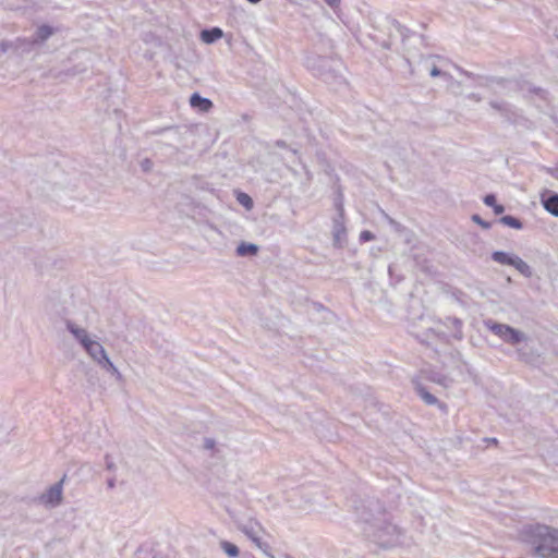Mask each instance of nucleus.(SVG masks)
Returning <instances> with one entry per match:
<instances>
[{
  "instance_id": "f257e3e1",
  "label": "nucleus",
  "mask_w": 558,
  "mask_h": 558,
  "mask_svg": "<svg viewBox=\"0 0 558 558\" xmlns=\"http://www.w3.org/2000/svg\"><path fill=\"white\" fill-rule=\"evenodd\" d=\"M484 326L494 335L498 336L504 342L517 347V353L521 361L532 363L536 356L525 351L521 343L526 342L529 337L523 331L515 329L507 324L497 323L493 319L484 320Z\"/></svg>"
},
{
  "instance_id": "f03ea898",
  "label": "nucleus",
  "mask_w": 558,
  "mask_h": 558,
  "mask_svg": "<svg viewBox=\"0 0 558 558\" xmlns=\"http://www.w3.org/2000/svg\"><path fill=\"white\" fill-rule=\"evenodd\" d=\"M306 65L328 84L344 82L341 74L343 64L339 59L313 56L307 58Z\"/></svg>"
},
{
  "instance_id": "7ed1b4c3",
  "label": "nucleus",
  "mask_w": 558,
  "mask_h": 558,
  "mask_svg": "<svg viewBox=\"0 0 558 558\" xmlns=\"http://www.w3.org/2000/svg\"><path fill=\"white\" fill-rule=\"evenodd\" d=\"M534 553L539 558H558V530L536 525L533 530Z\"/></svg>"
},
{
  "instance_id": "20e7f679",
  "label": "nucleus",
  "mask_w": 558,
  "mask_h": 558,
  "mask_svg": "<svg viewBox=\"0 0 558 558\" xmlns=\"http://www.w3.org/2000/svg\"><path fill=\"white\" fill-rule=\"evenodd\" d=\"M66 329L72 333L75 340L85 350L87 355L97 365H99L108 356L102 344L96 340V336H92L85 328L80 327L71 320H68Z\"/></svg>"
},
{
  "instance_id": "39448f33",
  "label": "nucleus",
  "mask_w": 558,
  "mask_h": 558,
  "mask_svg": "<svg viewBox=\"0 0 558 558\" xmlns=\"http://www.w3.org/2000/svg\"><path fill=\"white\" fill-rule=\"evenodd\" d=\"M240 531L244 533L267 557L275 558L274 555L269 553V545L262 541L260 538V532H262V525L254 521L248 520L245 523H242L239 526Z\"/></svg>"
},
{
  "instance_id": "423d86ee",
  "label": "nucleus",
  "mask_w": 558,
  "mask_h": 558,
  "mask_svg": "<svg viewBox=\"0 0 558 558\" xmlns=\"http://www.w3.org/2000/svg\"><path fill=\"white\" fill-rule=\"evenodd\" d=\"M400 535L399 529L388 522H383L373 533V538L383 547H389L397 543Z\"/></svg>"
},
{
  "instance_id": "0eeeda50",
  "label": "nucleus",
  "mask_w": 558,
  "mask_h": 558,
  "mask_svg": "<svg viewBox=\"0 0 558 558\" xmlns=\"http://www.w3.org/2000/svg\"><path fill=\"white\" fill-rule=\"evenodd\" d=\"M65 475L57 483L51 485L46 492L38 497V502L47 508H57L63 501V484Z\"/></svg>"
},
{
  "instance_id": "6e6552de",
  "label": "nucleus",
  "mask_w": 558,
  "mask_h": 558,
  "mask_svg": "<svg viewBox=\"0 0 558 558\" xmlns=\"http://www.w3.org/2000/svg\"><path fill=\"white\" fill-rule=\"evenodd\" d=\"M541 203L549 214L558 217V193L544 190L541 193Z\"/></svg>"
},
{
  "instance_id": "1a4fd4ad",
  "label": "nucleus",
  "mask_w": 558,
  "mask_h": 558,
  "mask_svg": "<svg viewBox=\"0 0 558 558\" xmlns=\"http://www.w3.org/2000/svg\"><path fill=\"white\" fill-rule=\"evenodd\" d=\"M345 226H344V216H337L333 218V226H332V235H333V243L337 246H341L342 242L345 238Z\"/></svg>"
},
{
  "instance_id": "9d476101",
  "label": "nucleus",
  "mask_w": 558,
  "mask_h": 558,
  "mask_svg": "<svg viewBox=\"0 0 558 558\" xmlns=\"http://www.w3.org/2000/svg\"><path fill=\"white\" fill-rule=\"evenodd\" d=\"M12 44L14 45L13 47V53L15 54H22V53H27L29 51H32L34 45H35V41L34 39H28V38H16L14 40H12Z\"/></svg>"
},
{
  "instance_id": "9b49d317",
  "label": "nucleus",
  "mask_w": 558,
  "mask_h": 558,
  "mask_svg": "<svg viewBox=\"0 0 558 558\" xmlns=\"http://www.w3.org/2000/svg\"><path fill=\"white\" fill-rule=\"evenodd\" d=\"M223 36V32L219 27H213L210 29H204L201 33V39L206 44H213Z\"/></svg>"
},
{
  "instance_id": "f8f14e48",
  "label": "nucleus",
  "mask_w": 558,
  "mask_h": 558,
  "mask_svg": "<svg viewBox=\"0 0 558 558\" xmlns=\"http://www.w3.org/2000/svg\"><path fill=\"white\" fill-rule=\"evenodd\" d=\"M190 104L192 107L199 108L202 111H208L213 107V102L208 98H204L197 93L191 96Z\"/></svg>"
},
{
  "instance_id": "ddd939ff",
  "label": "nucleus",
  "mask_w": 558,
  "mask_h": 558,
  "mask_svg": "<svg viewBox=\"0 0 558 558\" xmlns=\"http://www.w3.org/2000/svg\"><path fill=\"white\" fill-rule=\"evenodd\" d=\"M515 256L507 252L496 251L492 254V259L500 265L512 266Z\"/></svg>"
},
{
  "instance_id": "4468645a",
  "label": "nucleus",
  "mask_w": 558,
  "mask_h": 558,
  "mask_svg": "<svg viewBox=\"0 0 558 558\" xmlns=\"http://www.w3.org/2000/svg\"><path fill=\"white\" fill-rule=\"evenodd\" d=\"M415 390L426 404H428V405L438 404V399L434 395L428 392L426 390V388H424L422 385H416Z\"/></svg>"
},
{
  "instance_id": "2eb2a0df",
  "label": "nucleus",
  "mask_w": 558,
  "mask_h": 558,
  "mask_svg": "<svg viewBox=\"0 0 558 558\" xmlns=\"http://www.w3.org/2000/svg\"><path fill=\"white\" fill-rule=\"evenodd\" d=\"M52 34H53V31L50 26L41 25L40 27L37 28L35 37L33 38L35 41V45L47 40Z\"/></svg>"
},
{
  "instance_id": "dca6fc26",
  "label": "nucleus",
  "mask_w": 558,
  "mask_h": 558,
  "mask_svg": "<svg viewBox=\"0 0 558 558\" xmlns=\"http://www.w3.org/2000/svg\"><path fill=\"white\" fill-rule=\"evenodd\" d=\"M512 267L526 278H531L533 275L531 267L519 256H515Z\"/></svg>"
},
{
  "instance_id": "f3484780",
  "label": "nucleus",
  "mask_w": 558,
  "mask_h": 558,
  "mask_svg": "<svg viewBox=\"0 0 558 558\" xmlns=\"http://www.w3.org/2000/svg\"><path fill=\"white\" fill-rule=\"evenodd\" d=\"M258 252V246L252 243H241L236 247V254L239 256L255 255Z\"/></svg>"
},
{
  "instance_id": "a211bd4d",
  "label": "nucleus",
  "mask_w": 558,
  "mask_h": 558,
  "mask_svg": "<svg viewBox=\"0 0 558 558\" xmlns=\"http://www.w3.org/2000/svg\"><path fill=\"white\" fill-rule=\"evenodd\" d=\"M220 548L228 555L230 558H236L240 555V550L236 545L228 542L221 541Z\"/></svg>"
},
{
  "instance_id": "6ab92c4d",
  "label": "nucleus",
  "mask_w": 558,
  "mask_h": 558,
  "mask_svg": "<svg viewBox=\"0 0 558 558\" xmlns=\"http://www.w3.org/2000/svg\"><path fill=\"white\" fill-rule=\"evenodd\" d=\"M499 222L515 230H521L523 228L521 220L513 216H502L499 219Z\"/></svg>"
},
{
  "instance_id": "aec40b11",
  "label": "nucleus",
  "mask_w": 558,
  "mask_h": 558,
  "mask_svg": "<svg viewBox=\"0 0 558 558\" xmlns=\"http://www.w3.org/2000/svg\"><path fill=\"white\" fill-rule=\"evenodd\" d=\"M489 106L502 114H507L510 111L508 104L505 101L492 100Z\"/></svg>"
},
{
  "instance_id": "412c9836",
  "label": "nucleus",
  "mask_w": 558,
  "mask_h": 558,
  "mask_svg": "<svg viewBox=\"0 0 558 558\" xmlns=\"http://www.w3.org/2000/svg\"><path fill=\"white\" fill-rule=\"evenodd\" d=\"M12 40H0V59L7 53H13Z\"/></svg>"
},
{
  "instance_id": "4be33fe9",
  "label": "nucleus",
  "mask_w": 558,
  "mask_h": 558,
  "mask_svg": "<svg viewBox=\"0 0 558 558\" xmlns=\"http://www.w3.org/2000/svg\"><path fill=\"white\" fill-rule=\"evenodd\" d=\"M98 366L105 369L106 372L110 373L111 375H113L118 371V368L111 362L109 356H107Z\"/></svg>"
},
{
  "instance_id": "5701e85b",
  "label": "nucleus",
  "mask_w": 558,
  "mask_h": 558,
  "mask_svg": "<svg viewBox=\"0 0 558 558\" xmlns=\"http://www.w3.org/2000/svg\"><path fill=\"white\" fill-rule=\"evenodd\" d=\"M335 207L338 210L339 216H344L343 195L340 192L338 193V195L335 199Z\"/></svg>"
},
{
  "instance_id": "b1692460",
  "label": "nucleus",
  "mask_w": 558,
  "mask_h": 558,
  "mask_svg": "<svg viewBox=\"0 0 558 558\" xmlns=\"http://www.w3.org/2000/svg\"><path fill=\"white\" fill-rule=\"evenodd\" d=\"M471 219H472L473 222L477 223L478 226H481L485 230H487V229H489L492 227L490 222L483 220L481 218V216L477 215V214H474Z\"/></svg>"
},
{
  "instance_id": "393cba45",
  "label": "nucleus",
  "mask_w": 558,
  "mask_h": 558,
  "mask_svg": "<svg viewBox=\"0 0 558 558\" xmlns=\"http://www.w3.org/2000/svg\"><path fill=\"white\" fill-rule=\"evenodd\" d=\"M432 380L444 386V387H448L452 383V380L450 378H448L447 376H442V375H437V376L433 377Z\"/></svg>"
},
{
  "instance_id": "a878e982",
  "label": "nucleus",
  "mask_w": 558,
  "mask_h": 558,
  "mask_svg": "<svg viewBox=\"0 0 558 558\" xmlns=\"http://www.w3.org/2000/svg\"><path fill=\"white\" fill-rule=\"evenodd\" d=\"M238 201L246 208H251L253 205L252 198L247 194H240Z\"/></svg>"
},
{
  "instance_id": "bb28decb",
  "label": "nucleus",
  "mask_w": 558,
  "mask_h": 558,
  "mask_svg": "<svg viewBox=\"0 0 558 558\" xmlns=\"http://www.w3.org/2000/svg\"><path fill=\"white\" fill-rule=\"evenodd\" d=\"M141 169L144 171V172H149L151 171L153 167H154V163L153 161L149 159V158H144L142 161H141Z\"/></svg>"
},
{
  "instance_id": "cd10ccee",
  "label": "nucleus",
  "mask_w": 558,
  "mask_h": 558,
  "mask_svg": "<svg viewBox=\"0 0 558 558\" xmlns=\"http://www.w3.org/2000/svg\"><path fill=\"white\" fill-rule=\"evenodd\" d=\"M203 447L206 450H215V448H216L215 439H213V438H205Z\"/></svg>"
},
{
  "instance_id": "c85d7f7f",
  "label": "nucleus",
  "mask_w": 558,
  "mask_h": 558,
  "mask_svg": "<svg viewBox=\"0 0 558 558\" xmlns=\"http://www.w3.org/2000/svg\"><path fill=\"white\" fill-rule=\"evenodd\" d=\"M375 239V235L371 232V231H362L361 234H360V240L361 241H372Z\"/></svg>"
},
{
  "instance_id": "c756f323",
  "label": "nucleus",
  "mask_w": 558,
  "mask_h": 558,
  "mask_svg": "<svg viewBox=\"0 0 558 558\" xmlns=\"http://www.w3.org/2000/svg\"><path fill=\"white\" fill-rule=\"evenodd\" d=\"M484 203L485 205L489 206V207H493L495 206L497 203H496V197L494 194H487L485 197H484Z\"/></svg>"
},
{
  "instance_id": "7c9ffc66",
  "label": "nucleus",
  "mask_w": 558,
  "mask_h": 558,
  "mask_svg": "<svg viewBox=\"0 0 558 558\" xmlns=\"http://www.w3.org/2000/svg\"><path fill=\"white\" fill-rule=\"evenodd\" d=\"M430 76L436 77L440 75H446V73L441 72L436 65H433L429 71Z\"/></svg>"
},
{
  "instance_id": "2f4dec72",
  "label": "nucleus",
  "mask_w": 558,
  "mask_h": 558,
  "mask_svg": "<svg viewBox=\"0 0 558 558\" xmlns=\"http://www.w3.org/2000/svg\"><path fill=\"white\" fill-rule=\"evenodd\" d=\"M383 214H384L385 218L387 219V221H388V222H389L393 228H396V229H398V228H399V226H400V225H399L395 219H392L391 217H389V216H388L386 213H384V211H383Z\"/></svg>"
},
{
  "instance_id": "473e14b6",
  "label": "nucleus",
  "mask_w": 558,
  "mask_h": 558,
  "mask_svg": "<svg viewBox=\"0 0 558 558\" xmlns=\"http://www.w3.org/2000/svg\"><path fill=\"white\" fill-rule=\"evenodd\" d=\"M493 209L496 215H501L505 211V207L499 204H496L495 206H493Z\"/></svg>"
},
{
  "instance_id": "72a5a7b5",
  "label": "nucleus",
  "mask_w": 558,
  "mask_h": 558,
  "mask_svg": "<svg viewBox=\"0 0 558 558\" xmlns=\"http://www.w3.org/2000/svg\"><path fill=\"white\" fill-rule=\"evenodd\" d=\"M448 320L458 329H460L462 323L458 318H448Z\"/></svg>"
},
{
  "instance_id": "f704fd0d",
  "label": "nucleus",
  "mask_w": 558,
  "mask_h": 558,
  "mask_svg": "<svg viewBox=\"0 0 558 558\" xmlns=\"http://www.w3.org/2000/svg\"><path fill=\"white\" fill-rule=\"evenodd\" d=\"M505 84L507 85L506 87H508V88H510V87H512V86H514V85H515V84H514L513 82H511V81H507V82H506V81H498V82H497V85H498V86H504Z\"/></svg>"
},
{
  "instance_id": "c9c22d12",
  "label": "nucleus",
  "mask_w": 558,
  "mask_h": 558,
  "mask_svg": "<svg viewBox=\"0 0 558 558\" xmlns=\"http://www.w3.org/2000/svg\"><path fill=\"white\" fill-rule=\"evenodd\" d=\"M107 486H108V488H109V489L114 488V486H116V480H114L113 477H112V478H109V480L107 481Z\"/></svg>"
},
{
  "instance_id": "e433bc0d",
  "label": "nucleus",
  "mask_w": 558,
  "mask_h": 558,
  "mask_svg": "<svg viewBox=\"0 0 558 558\" xmlns=\"http://www.w3.org/2000/svg\"><path fill=\"white\" fill-rule=\"evenodd\" d=\"M468 97L476 102L482 100V98L477 94H470Z\"/></svg>"
},
{
  "instance_id": "4c0bfd02",
  "label": "nucleus",
  "mask_w": 558,
  "mask_h": 558,
  "mask_svg": "<svg viewBox=\"0 0 558 558\" xmlns=\"http://www.w3.org/2000/svg\"><path fill=\"white\" fill-rule=\"evenodd\" d=\"M275 145H276L277 147H280V148H286V147H287V143H286L284 141H281V140L277 141V142L275 143Z\"/></svg>"
},
{
  "instance_id": "58836bf2",
  "label": "nucleus",
  "mask_w": 558,
  "mask_h": 558,
  "mask_svg": "<svg viewBox=\"0 0 558 558\" xmlns=\"http://www.w3.org/2000/svg\"><path fill=\"white\" fill-rule=\"evenodd\" d=\"M550 174L558 180V166L549 170Z\"/></svg>"
},
{
  "instance_id": "ea45409f",
  "label": "nucleus",
  "mask_w": 558,
  "mask_h": 558,
  "mask_svg": "<svg viewBox=\"0 0 558 558\" xmlns=\"http://www.w3.org/2000/svg\"><path fill=\"white\" fill-rule=\"evenodd\" d=\"M112 376H114L118 381H122L123 380V376L119 372V369Z\"/></svg>"
},
{
  "instance_id": "a19ab883",
  "label": "nucleus",
  "mask_w": 558,
  "mask_h": 558,
  "mask_svg": "<svg viewBox=\"0 0 558 558\" xmlns=\"http://www.w3.org/2000/svg\"><path fill=\"white\" fill-rule=\"evenodd\" d=\"M106 460H107V469L108 470H113L114 469V463L112 461H109L108 457H106Z\"/></svg>"
},
{
  "instance_id": "79ce46f5",
  "label": "nucleus",
  "mask_w": 558,
  "mask_h": 558,
  "mask_svg": "<svg viewBox=\"0 0 558 558\" xmlns=\"http://www.w3.org/2000/svg\"><path fill=\"white\" fill-rule=\"evenodd\" d=\"M329 5H336L340 0H325Z\"/></svg>"
},
{
  "instance_id": "37998d69",
  "label": "nucleus",
  "mask_w": 558,
  "mask_h": 558,
  "mask_svg": "<svg viewBox=\"0 0 558 558\" xmlns=\"http://www.w3.org/2000/svg\"><path fill=\"white\" fill-rule=\"evenodd\" d=\"M488 441H490V444H497V439L496 438L488 439Z\"/></svg>"
},
{
  "instance_id": "c03bdc74",
  "label": "nucleus",
  "mask_w": 558,
  "mask_h": 558,
  "mask_svg": "<svg viewBox=\"0 0 558 558\" xmlns=\"http://www.w3.org/2000/svg\"><path fill=\"white\" fill-rule=\"evenodd\" d=\"M284 558H293L292 556L290 555H286Z\"/></svg>"
}]
</instances>
